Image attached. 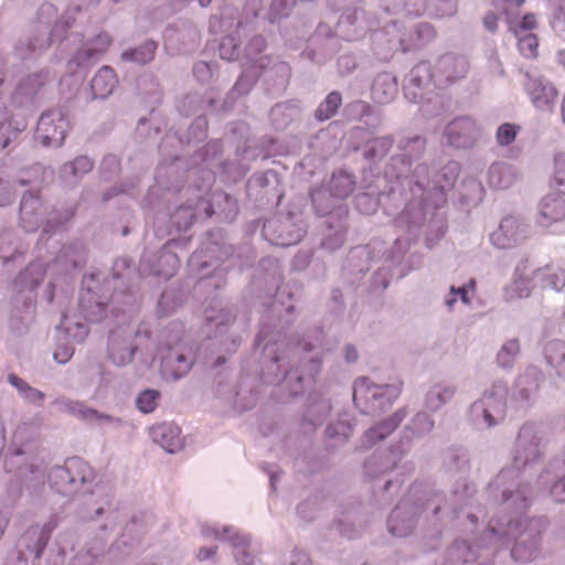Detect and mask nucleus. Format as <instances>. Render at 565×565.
Returning a JSON list of instances; mask_svg holds the SVG:
<instances>
[{
	"label": "nucleus",
	"instance_id": "f257e3e1",
	"mask_svg": "<svg viewBox=\"0 0 565 565\" xmlns=\"http://www.w3.org/2000/svg\"><path fill=\"white\" fill-rule=\"evenodd\" d=\"M417 487H412L408 495L402 499L387 519V529L394 536L409 535L423 512H430L436 520L460 519L466 516L476 524L479 516L473 511L476 489L465 481L458 482L449 495L439 492L427 494L425 503L418 505Z\"/></svg>",
	"mask_w": 565,
	"mask_h": 565
},
{
	"label": "nucleus",
	"instance_id": "f03ea898",
	"mask_svg": "<svg viewBox=\"0 0 565 565\" xmlns=\"http://www.w3.org/2000/svg\"><path fill=\"white\" fill-rule=\"evenodd\" d=\"M544 455L545 436L542 425L534 422L524 423L515 437L511 467L498 473L489 486L490 490L501 492L502 503L509 508H529L531 490L527 483L519 481V475L533 469L543 460Z\"/></svg>",
	"mask_w": 565,
	"mask_h": 565
},
{
	"label": "nucleus",
	"instance_id": "7ed1b4c3",
	"mask_svg": "<svg viewBox=\"0 0 565 565\" xmlns=\"http://www.w3.org/2000/svg\"><path fill=\"white\" fill-rule=\"evenodd\" d=\"M505 510H514L516 516L510 519H492L489 522L484 535L493 537H512L515 543L511 550V556L515 562L530 563L540 554L541 534L545 527L541 519H526L523 512L514 507H507Z\"/></svg>",
	"mask_w": 565,
	"mask_h": 565
},
{
	"label": "nucleus",
	"instance_id": "20e7f679",
	"mask_svg": "<svg viewBox=\"0 0 565 565\" xmlns=\"http://www.w3.org/2000/svg\"><path fill=\"white\" fill-rule=\"evenodd\" d=\"M237 312L233 306L221 300H213L204 309L202 330L206 337L207 347H213L217 355L214 366L226 362L225 354L234 353L241 344V337L233 333Z\"/></svg>",
	"mask_w": 565,
	"mask_h": 565
},
{
	"label": "nucleus",
	"instance_id": "39448f33",
	"mask_svg": "<svg viewBox=\"0 0 565 565\" xmlns=\"http://www.w3.org/2000/svg\"><path fill=\"white\" fill-rule=\"evenodd\" d=\"M173 338L164 333L160 339L161 371L164 376L177 381L185 376L194 364L191 348L183 341L184 326L177 321L172 324Z\"/></svg>",
	"mask_w": 565,
	"mask_h": 565
},
{
	"label": "nucleus",
	"instance_id": "423d86ee",
	"mask_svg": "<svg viewBox=\"0 0 565 565\" xmlns=\"http://www.w3.org/2000/svg\"><path fill=\"white\" fill-rule=\"evenodd\" d=\"M96 473L93 467L78 457L66 459L63 466L50 469V487L63 497H73L84 487L94 482Z\"/></svg>",
	"mask_w": 565,
	"mask_h": 565
},
{
	"label": "nucleus",
	"instance_id": "0eeeda50",
	"mask_svg": "<svg viewBox=\"0 0 565 565\" xmlns=\"http://www.w3.org/2000/svg\"><path fill=\"white\" fill-rule=\"evenodd\" d=\"M403 382L396 380L390 384H375L369 377L354 382L353 402L364 414H377L390 407L401 395Z\"/></svg>",
	"mask_w": 565,
	"mask_h": 565
},
{
	"label": "nucleus",
	"instance_id": "6e6552de",
	"mask_svg": "<svg viewBox=\"0 0 565 565\" xmlns=\"http://www.w3.org/2000/svg\"><path fill=\"white\" fill-rule=\"evenodd\" d=\"M508 393V386L502 382L493 383L484 391L469 409L473 425L479 428H491L500 424L505 417Z\"/></svg>",
	"mask_w": 565,
	"mask_h": 565
},
{
	"label": "nucleus",
	"instance_id": "1a4fd4ad",
	"mask_svg": "<svg viewBox=\"0 0 565 565\" xmlns=\"http://www.w3.org/2000/svg\"><path fill=\"white\" fill-rule=\"evenodd\" d=\"M21 456V451L14 454L12 459L18 463V468L7 484V493L13 500L19 499L24 489L31 494L42 491L49 475L43 460L22 461Z\"/></svg>",
	"mask_w": 565,
	"mask_h": 565
},
{
	"label": "nucleus",
	"instance_id": "9d476101",
	"mask_svg": "<svg viewBox=\"0 0 565 565\" xmlns=\"http://www.w3.org/2000/svg\"><path fill=\"white\" fill-rule=\"evenodd\" d=\"M278 343H267L264 348L263 353V369L262 379L267 384L276 385L284 380L291 381L292 379L297 382L302 381V376L298 375L296 371L288 370L290 363L289 352L278 353Z\"/></svg>",
	"mask_w": 565,
	"mask_h": 565
},
{
	"label": "nucleus",
	"instance_id": "9b49d317",
	"mask_svg": "<svg viewBox=\"0 0 565 565\" xmlns=\"http://www.w3.org/2000/svg\"><path fill=\"white\" fill-rule=\"evenodd\" d=\"M202 534L221 541H227L234 548V557L237 565H257V558L247 551L250 544V536L233 526H223L222 531L217 525L204 524Z\"/></svg>",
	"mask_w": 565,
	"mask_h": 565
},
{
	"label": "nucleus",
	"instance_id": "f8f14e48",
	"mask_svg": "<svg viewBox=\"0 0 565 565\" xmlns=\"http://www.w3.org/2000/svg\"><path fill=\"white\" fill-rule=\"evenodd\" d=\"M111 295L107 285H88L82 288L78 296V307L84 318L98 322L106 316Z\"/></svg>",
	"mask_w": 565,
	"mask_h": 565
},
{
	"label": "nucleus",
	"instance_id": "ddd939ff",
	"mask_svg": "<svg viewBox=\"0 0 565 565\" xmlns=\"http://www.w3.org/2000/svg\"><path fill=\"white\" fill-rule=\"evenodd\" d=\"M543 374L540 367L530 365L520 374L512 391V405L518 409H527L535 399Z\"/></svg>",
	"mask_w": 565,
	"mask_h": 565
},
{
	"label": "nucleus",
	"instance_id": "4468645a",
	"mask_svg": "<svg viewBox=\"0 0 565 565\" xmlns=\"http://www.w3.org/2000/svg\"><path fill=\"white\" fill-rule=\"evenodd\" d=\"M68 120L58 109L44 113L36 127L35 138L43 146L60 147L66 137Z\"/></svg>",
	"mask_w": 565,
	"mask_h": 565
},
{
	"label": "nucleus",
	"instance_id": "2eb2a0df",
	"mask_svg": "<svg viewBox=\"0 0 565 565\" xmlns=\"http://www.w3.org/2000/svg\"><path fill=\"white\" fill-rule=\"evenodd\" d=\"M134 330L120 328L114 330L108 339V354L116 365H126L132 361L134 354L139 347L140 339H132Z\"/></svg>",
	"mask_w": 565,
	"mask_h": 565
},
{
	"label": "nucleus",
	"instance_id": "dca6fc26",
	"mask_svg": "<svg viewBox=\"0 0 565 565\" xmlns=\"http://www.w3.org/2000/svg\"><path fill=\"white\" fill-rule=\"evenodd\" d=\"M406 454L407 449L402 448L398 443L385 451H376L365 460L364 472L370 478H379L392 471Z\"/></svg>",
	"mask_w": 565,
	"mask_h": 565
},
{
	"label": "nucleus",
	"instance_id": "f3484780",
	"mask_svg": "<svg viewBox=\"0 0 565 565\" xmlns=\"http://www.w3.org/2000/svg\"><path fill=\"white\" fill-rule=\"evenodd\" d=\"M407 416L406 408H398L394 414L370 427L361 437V447L369 449L388 437Z\"/></svg>",
	"mask_w": 565,
	"mask_h": 565
},
{
	"label": "nucleus",
	"instance_id": "a211bd4d",
	"mask_svg": "<svg viewBox=\"0 0 565 565\" xmlns=\"http://www.w3.org/2000/svg\"><path fill=\"white\" fill-rule=\"evenodd\" d=\"M525 89L532 104L541 110H552L558 97V92L553 84L543 78H535L527 75Z\"/></svg>",
	"mask_w": 565,
	"mask_h": 565
},
{
	"label": "nucleus",
	"instance_id": "6ab92c4d",
	"mask_svg": "<svg viewBox=\"0 0 565 565\" xmlns=\"http://www.w3.org/2000/svg\"><path fill=\"white\" fill-rule=\"evenodd\" d=\"M476 132L477 125L469 117L456 118L445 129L449 145L456 148L470 147L475 142Z\"/></svg>",
	"mask_w": 565,
	"mask_h": 565
},
{
	"label": "nucleus",
	"instance_id": "aec40b11",
	"mask_svg": "<svg viewBox=\"0 0 565 565\" xmlns=\"http://www.w3.org/2000/svg\"><path fill=\"white\" fill-rule=\"evenodd\" d=\"M524 237V225L516 217L509 216L503 218L499 227L491 233L490 239L499 248H509Z\"/></svg>",
	"mask_w": 565,
	"mask_h": 565
},
{
	"label": "nucleus",
	"instance_id": "412c9836",
	"mask_svg": "<svg viewBox=\"0 0 565 565\" xmlns=\"http://www.w3.org/2000/svg\"><path fill=\"white\" fill-rule=\"evenodd\" d=\"M434 427L435 420L431 415L424 411L417 412L404 428L398 444L408 450L414 438L428 435Z\"/></svg>",
	"mask_w": 565,
	"mask_h": 565
},
{
	"label": "nucleus",
	"instance_id": "4be33fe9",
	"mask_svg": "<svg viewBox=\"0 0 565 565\" xmlns=\"http://www.w3.org/2000/svg\"><path fill=\"white\" fill-rule=\"evenodd\" d=\"M180 433V428L171 423H162L150 429L152 440L170 454H174L182 447Z\"/></svg>",
	"mask_w": 565,
	"mask_h": 565
},
{
	"label": "nucleus",
	"instance_id": "5701e85b",
	"mask_svg": "<svg viewBox=\"0 0 565 565\" xmlns=\"http://www.w3.org/2000/svg\"><path fill=\"white\" fill-rule=\"evenodd\" d=\"M543 356L554 375L565 382V341L553 339L543 348Z\"/></svg>",
	"mask_w": 565,
	"mask_h": 565
},
{
	"label": "nucleus",
	"instance_id": "b1692460",
	"mask_svg": "<svg viewBox=\"0 0 565 565\" xmlns=\"http://www.w3.org/2000/svg\"><path fill=\"white\" fill-rule=\"evenodd\" d=\"M113 40L109 34L103 32L87 41L76 54L78 63H88L98 60L110 46Z\"/></svg>",
	"mask_w": 565,
	"mask_h": 565
},
{
	"label": "nucleus",
	"instance_id": "393cba45",
	"mask_svg": "<svg viewBox=\"0 0 565 565\" xmlns=\"http://www.w3.org/2000/svg\"><path fill=\"white\" fill-rule=\"evenodd\" d=\"M47 543L49 540L42 534L40 524H32L19 537L17 546L40 558Z\"/></svg>",
	"mask_w": 565,
	"mask_h": 565
},
{
	"label": "nucleus",
	"instance_id": "a878e982",
	"mask_svg": "<svg viewBox=\"0 0 565 565\" xmlns=\"http://www.w3.org/2000/svg\"><path fill=\"white\" fill-rule=\"evenodd\" d=\"M457 388L449 382H437L433 384L425 394V406L436 412L451 401Z\"/></svg>",
	"mask_w": 565,
	"mask_h": 565
},
{
	"label": "nucleus",
	"instance_id": "bb28decb",
	"mask_svg": "<svg viewBox=\"0 0 565 565\" xmlns=\"http://www.w3.org/2000/svg\"><path fill=\"white\" fill-rule=\"evenodd\" d=\"M541 224L544 226L565 218V200L555 194L543 198L540 207Z\"/></svg>",
	"mask_w": 565,
	"mask_h": 565
},
{
	"label": "nucleus",
	"instance_id": "cd10ccee",
	"mask_svg": "<svg viewBox=\"0 0 565 565\" xmlns=\"http://www.w3.org/2000/svg\"><path fill=\"white\" fill-rule=\"evenodd\" d=\"M41 203L33 194H24L20 204V221L26 232H33L39 227V209Z\"/></svg>",
	"mask_w": 565,
	"mask_h": 565
},
{
	"label": "nucleus",
	"instance_id": "c85d7f7f",
	"mask_svg": "<svg viewBox=\"0 0 565 565\" xmlns=\"http://www.w3.org/2000/svg\"><path fill=\"white\" fill-rule=\"evenodd\" d=\"M117 83L115 71L109 66H103L92 79V92L96 98H105L113 93Z\"/></svg>",
	"mask_w": 565,
	"mask_h": 565
},
{
	"label": "nucleus",
	"instance_id": "c756f323",
	"mask_svg": "<svg viewBox=\"0 0 565 565\" xmlns=\"http://www.w3.org/2000/svg\"><path fill=\"white\" fill-rule=\"evenodd\" d=\"M437 68L448 82H454L465 76L468 63L462 56L445 54L438 60Z\"/></svg>",
	"mask_w": 565,
	"mask_h": 565
},
{
	"label": "nucleus",
	"instance_id": "7c9ffc66",
	"mask_svg": "<svg viewBox=\"0 0 565 565\" xmlns=\"http://www.w3.org/2000/svg\"><path fill=\"white\" fill-rule=\"evenodd\" d=\"M185 301V294L181 285H171L166 288L158 301V313L169 316L180 308Z\"/></svg>",
	"mask_w": 565,
	"mask_h": 565
},
{
	"label": "nucleus",
	"instance_id": "2f4dec72",
	"mask_svg": "<svg viewBox=\"0 0 565 565\" xmlns=\"http://www.w3.org/2000/svg\"><path fill=\"white\" fill-rule=\"evenodd\" d=\"M53 405L58 412L68 414L86 423H89L92 415L95 414L94 408L87 406L84 402L65 396L55 398Z\"/></svg>",
	"mask_w": 565,
	"mask_h": 565
},
{
	"label": "nucleus",
	"instance_id": "473e14b6",
	"mask_svg": "<svg viewBox=\"0 0 565 565\" xmlns=\"http://www.w3.org/2000/svg\"><path fill=\"white\" fill-rule=\"evenodd\" d=\"M443 466L450 473H465L469 469L467 451L463 448L450 447L443 455Z\"/></svg>",
	"mask_w": 565,
	"mask_h": 565
},
{
	"label": "nucleus",
	"instance_id": "72a5a7b5",
	"mask_svg": "<svg viewBox=\"0 0 565 565\" xmlns=\"http://www.w3.org/2000/svg\"><path fill=\"white\" fill-rule=\"evenodd\" d=\"M8 382L17 388L21 398L36 407H42L45 394L40 390L31 386L28 382L19 377L14 373L8 375Z\"/></svg>",
	"mask_w": 565,
	"mask_h": 565
},
{
	"label": "nucleus",
	"instance_id": "f704fd0d",
	"mask_svg": "<svg viewBox=\"0 0 565 565\" xmlns=\"http://www.w3.org/2000/svg\"><path fill=\"white\" fill-rule=\"evenodd\" d=\"M105 550L106 541L102 537L94 539L75 555L71 565H94L104 555Z\"/></svg>",
	"mask_w": 565,
	"mask_h": 565
},
{
	"label": "nucleus",
	"instance_id": "c9c22d12",
	"mask_svg": "<svg viewBox=\"0 0 565 565\" xmlns=\"http://www.w3.org/2000/svg\"><path fill=\"white\" fill-rule=\"evenodd\" d=\"M397 93V84L387 75L379 76L372 86V98L377 104L390 103Z\"/></svg>",
	"mask_w": 565,
	"mask_h": 565
},
{
	"label": "nucleus",
	"instance_id": "e433bc0d",
	"mask_svg": "<svg viewBox=\"0 0 565 565\" xmlns=\"http://www.w3.org/2000/svg\"><path fill=\"white\" fill-rule=\"evenodd\" d=\"M447 555L454 565L472 563L477 558L476 552L466 541H456L448 548Z\"/></svg>",
	"mask_w": 565,
	"mask_h": 565
},
{
	"label": "nucleus",
	"instance_id": "4c0bfd02",
	"mask_svg": "<svg viewBox=\"0 0 565 565\" xmlns=\"http://www.w3.org/2000/svg\"><path fill=\"white\" fill-rule=\"evenodd\" d=\"M520 353L518 339L508 340L497 354V363L502 369H512Z\"/></svg>",
	"mask_w": 565,
	"mask_h": 565
},
{
	"label": "nucleus",
	"instance_id": "58836bf2",
	"mask_svg": "<svg viewBox=\"0 0 565 565\" xmlns=\"http://www.w3.org/2000/svg\"><path fill=\"white\" fill-rule=\"evenodd\" d=\"M157 44L153 41H147L132 51H125L121 58L129 62L146 64L153 60Z\"/></svg>",
	"mask_w": 565,
	"mask_h": 565
},
{
	"label": "nucleus",
	"instance_id": "ea45409f",
	"mask_svg": "<svg viewBox=\"0 0 565 565\" xmlns=\"http://www.w3.org/2000/svg\"><path fill=\"white\" fill-rule=\"evenodd\" d=\"M331 412L329 399L320 397L311 401L306 412V418L313 425L321 424Z\"/></svg>",
	"mask_w": 565,
	"mask_h": 565
},
{
	"label": "nucleus",
	"instance_id": "a19ab883",
	"mask_svg": "<svg viewBox=\"0 0 565 565\" xmlns=\"http://www.w3.org/2000/svg\"><path fill=\"white\" fill-rule=\"evenodd\" d=\"M61 329L64 330L65 337L74 342H82L88 335V327L81 321L73 322L67 316H63Z\"/></svg>",
	"mask_w": 565,
	"mask_h": 565
},
{
	"label": "nucleus",
	"instance_id": "79ce46f5",
	"mask_svg": "<svg viewBox=\"0 0 565 565\" xmlns=\"http://www.w3.org/2000/svg\"><path fill=\"white\" fill-rule=\"evenodd\" d=\"M342 104V97L339 92H331L316 110V117L319 120L331 118Z\"/></svg>",
	"mask_w": 565,
	"mask_h": 565
},
{
	"label": "nucleus",
	"instance_id": "37998d69",
	"mask_svg": "<svg viewBox=\"0 0 565 565\" xmlns=\"http://www.w3.org/2000/svg\"><path fill=\"white\" fill-rule=\"evenodd\" d=\"M90 494L99 495L100 498L96 502V507L92 511H88L83 518L88 521H95L105 514L107 508H110L113 503V494L109 492H103L99 486H96Z\"/></svg>",
	"mask_w": 565,
	"mask_h": 565
},
{
	"label": "nucleus",
	"instance_id": "c03bdc74",
	"mask_svg": "<svg viewBox=\"0 0 565 565\" xmlns=\"http://www.w3.org/2000/svg\"><path fill=\"white\" fill-rule=\"evenodd\" d=\"M93 169V161L86 156L76 157L73 161L63 166V174L82 177Z\"/></svg>",
	"mask_w": 565,
	"mask_h": 565
},
{
	"label": "nucleus",
	"instance_id": "a18cd8bd",
	"mask_svg": "<svg viewBox=\"0 0 565 565\" xmlns=\"http://www.w3.org/2000/svg\"><path fill=\"white\" fill-rule=\"evenodd\" d=\"M160 393L158 391L145 390L137 396L136 406L141 413L149 414L157 408Z\"/></svg>",
	"mask_w": 565,
	"mask_h": 565
},
{
	"label": "nucleus",
	"instance_id": "49530a36",
	"mask_svg": "<svg viewBox=\"0 0 565 565\" xmlns=\"http://www.w3.org/2000/svg\"><path fill=\"white\" fill-rule=\"evenodd\" d=\"M518 47L526 58H535L539 55V40L535 34L527 33L519 38Z\"/></svg>",
	"mask_w": 565,
	"mask_h": 565
},
{
	"label": "nucleus",
	"instance_id": "de8ad7c7",
	"mask_svg": "<svg viewBox=\"0 0 565 565\" xmlns=\"http://www.w3.org/2000/svg\"><path fill=\"white\" fill-rule=\"evenodd\" d=\"M520 130H521V127L519 125L510 124V122L502 124L498 128L497 134H495V140H497L498 145H500V146L511 145L515 140Z\"/></svg>",
	"mask_w": 565,
	"mask_h": 565
},
{
	"label": "nucleus",
	"instance_id": "09e8293b",
	"mask_svg": "<svg viewBox=\"0 0 565 565\" xmlns=\"http://www.w3.org/2000/svg\"><path fill=\"white\" fill-rule=\"evenodd\" d=\"M328 438L337 439L339 443H344L352 434V427L348 422L339 420L330 424L326 428Z\"/></svg>",
	"mask_w": 565,
	"mask_h": 565
},
{
	"label": "nucleus",
	"instance_id": "8fccbe9b",
	"mask_svg": "<svg viewBox=\"0 0 565 565\" xmlns=\"http://www.w3.org/2000/svg\"><path fill=\"white\" fill-rule=\"evenodd\" d=\"M475 285H463L462 287L456 288L455 285H451L450 287V294L445 299V305L451 309L454 305L456 303L457 299L460 298V300L463 303L470 302V292H473Z\"/></svg>",
	"mask_w": 565,
	"mask_h": 565
},
{
	"label": "nucleus",
	"instance_id": "3c124183",
	"mask_svg": "<svg viewBox=\"0 0 565 565\" xmlns=\"http://www.w3.org/2000/svg\"><path fill=\"white\" fill-rule=\"evenodd\" d=\"M535 278L546 280L547 282H565V270L562 269L561 267L550 265L542 269H539L535 273Z\"/></svg>",
	"mask_w": 565,
	"mask_h": 565
},
{
	"label": "nucleus",
	"instance_id": "603ef678",
	"mask_svg": "<svg viewBox=\"0 0 565 565\" xmlns=\"http://www.w3.org/2000/svg\"><path fill=\"white\" fill-rule=\"evenodd\" d=\"M291 285H278L275 294V299L273 302V306L276 307L277 305H281L282 307H286L287 312H291L294 310L292 305H287L285 299L290 300L292 297V290Z\"/></svg>",
	"mask_w": 565,
	"mask_h": 565
},
{
	"label": "nucleus",
	"instance_id": "864d4df0",
	"mask_svg": "<svg viewBox=\"0 0 565 565\" xmlns=\"http://www.w3.org/2000/svg\"><path fill=\"white\" fill-rule=\"evenodd\" d=\"M94 413L95 414L92 415V419L89 420V424L108 425L114 428H118L124 425V420L119 417H115L113 415L100 413L97 409H94Z\"/></svg>",
	"mask_w": 565,
	"mask_h": 565
},
{
	"label": "nucleus",
	"instance_id": "5fc2aeb1",
	"mask_svg": "<svg viewBox=\"0 0 565 565\" xmlns=\"http://www.w3.org/2000/svg\"><path fill=\"white\" fill-rule=\"evenodd\" d=\"M530 294L527 285H507L504 288V297L508 301L529 297Z\"/></svg>",
	"mask_w": 565,
	"mask_h": 565
},
{
	"label": "nucleus",
	"instance_id": "6e6d98bb",
	"mask_svg": "<svg viewBox=\"0 0 565 565\" xmlns=\"http://www.w3.org/2000/svg\"><path fill=\"white\" fill-rule=\"evenodd\" d=\"M555 167L556 171L553 178V182L557 186L564 188L559 190L561 192H565V154H558L555 158Z\"/></svg>",
	"mask_w": 565,
	"mask_h": 565
},
{
	"label": "nucleus",
	"instance_id": "4d7b16f0",
	"mask_svg": "<svg viewBox=\"0 0 565 565\" xmlns=\"http://www.w3.org/2000/svg\"><path fill=\"white\" fill-rule=\"evenodd\" d=\"M29 557L26 556L24 550L18 547L10 551L4 558V565H28Z\"/></svg>",
	"mask_w": 565,
	"mask_h": 565
},
{
	"label": "nucleus",
	"instance_id": "13d9d810",
	"mask_svg": "<svg viewBox=\"0 0 565 565\" xmlns=\"http://www.w3.org/2000/svg\"><path fill=\"white\" fill-rule=\"evenodd\" d=\"M74 355V347L70 343L58 344L54 351V360L60 364H65Z\"/></svg>",
	"mask_w": 565,
	"mask_h": 565
},
{
	"label": "nucleus",
	"instance_id": "bf43d9fd",
	"mask_svg": "<svg viewBox=\"0 0 565 565\" xmlns=\"http://www.w3.org/2000/svg\"><path fill=\"white\" fill-rule=\"evenodd\" d=\"M550 494L554 501L565 502V475L553 482Z\"/></svg>",
	"mask_w": 565,
	"mask_h": 565
},
{
	"label": "nucleus",
	"instance_id": "052dcab7",
	"mask_svg": "<svg viewBox=\"0 0 565 565\" xmlns=\"http://www.w3.org/2000/svg\"><path fill=\"white\" fill-rule=\"evenodd\" d=\"M58 524L60 516L57 514H52L44 524H40V530H42V534L50 541L52 532L58 526Z\"/></svg>",
	"mask_w": 565,
	"mask_h": 565
},
{
	"label": "nucleus",
	"instance_id": "680f3d73",
	"mask_svg": "<svg viewBox=\"0 0 565 565\" xmlns=\"http://www.w3.org/2000/svg\"><path fill=\"white\" fill-rule=\"evenodd\" d=\"M289 565H311L309 555L301 551H292Z\"/></svg>",
	"mask_w": 565,
	"mask_h": 565
},
{
	"label": "nucleus",
	"instance_id": "e2e57ef3",
	"mask_svg": "<svg viewBox=\"0 0 565 565\" xmlns=\"http://www.w3.org/2000/svg\"><path fill=\"white\" fill-rule=\"evenodd\" d=\"M499 17L494 12H489L483 18V25L490 32L498 30Z\"/></svg>",
	"mask_w": 565,
	"mask_h": 565
},
{
	"label": "nucleus",
	"instance_id": "0e129e2a",
	"mask_svg": "<svg viewBox=\"0 0 565 565\" xmlns=\"http://www.w3.org/2000/svg\"><path fill=\"white\" fill-rule=\"evenodd\" d=\"M520 26L523 30H533L536 26L535 15L532 13H527L522 18Z\"/></svg>",
	"mask_w": 565,
	"mask_h": 565
},
{
	"label": "nucleus",
	"instance_id": "69168bd1",
	"mask_svg": "<svg viewBox=\"0 0 565 565\" xmlns=\"http://www.w3.org/2000/svg\"><path fill=\"white\" fill-rule=\"evenodd\" d=\"M344 358L345 360L349 362V363H353L358 360L359 358V354H358V350L355 349L354 345L352 344H347L344 347Z\"/></svg>",
	"mask_w": 565,
	"mask_h": 565
},
{
	"label": "nucleus",
	"instance_id": "338daca9",
	"mask_svg": "<svg viewBox=\"0 0 565 565\" xmlns=\"http://www.w3.org/2000/svg\"><path fill=\"white\" fill-rule=\"evenodd\" d=\"M337 530L340 532L341 535L347 536L349 539H352L355 536V533L353 529H351V525L348 523H344L342 521L338 522Z\"/></svg>",
	"mask_w": 565,
	"mask_h": 565
},
{
	"label": "nucleus",
	"instance_id": "774afa93",
	"mask_svg": "<svg viewBox=\"0 0 565 565\" xmlns=\"http://www.w3.org/2000/svg\"><path fill=\"white\" fill-rule=\"evenodd\" d=\"M217 547L216 546H209V547H202L198 552V558L200 561H205L216 554Z\"/></svg>",
	"mask_w": 565,
	"mask_h": 565
}]
</instances>
